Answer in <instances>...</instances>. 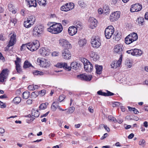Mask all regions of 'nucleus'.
Instances as JSON below:
<instances>
[{"label": "nucleus", "instance_id": "nucleus-62", "mask_svg": "<svg viewBox=\"0 0 148 148\" xmlns=\"http://www.w3.org/2000/svg\"><path fill=\"white\" fill-rule=\"evenodd\" d=\"M27 103L28 104H31L32 103V100L31 99H28L27 101Z\"/></svg>", "mask_w": 148, "mask_h": 148}, {"label": "nucleus", "instance_id": "nucleus-47", "mask_svg": "<svg viewBox=\"0 0 148 148\" xmlns=\"http://www.w3.org/2000/svg\"><path fill=\"white\" fill-rule=\"evenodd\" d=\"M126 64L129 68H130L132 66V63L130 60H127L126 62Z\"/></svg>", "mask_w": 148, "mask_h": 148}, {"label": "nucleus", "instance_id": "nucleus-48", "mask_svg": "<svg viewBox=\"0 0 148 148\" xmlns=\"http://www.w3.org/2000/svg\"><path fill=\"white\" fill-rule=\"evenodd\" d=\"M100 127H104L105 129L108 132L110 131V128L107 127V126L103 124H101L100 126Z\"/></svg>", "mask_w": 148, "mask_h": 148}, {"label": "nucleus", "instance_id": "nucleus-55", "mask_svg": "<svg viewBox=\"0 0 148 148\" xmlns=\"http://www.w3.org/2000/svg\"><path fill=\"white\" fill-rule=\"evenodd\" d=\"M107 93H106V96H112L113 95H114V94L110 92L109 91H108V90H107Z\"/></svg>", "mask_w": 148, "mask_h": 148}, {"label": "nucleus", "instance_id": "nucleus-38", "mask_svg": "<svg viewBox=\"0 0 148 148\" xmlns=\"http://www.w3.org/2000/svg\"><path fill=\"white\" fill-rule=\"evenodd\" d=\"M63 68L64 69L67 70L68 71L71 70L70 66H68L67 64L66 63H63Z\"/></svg>", "mask_w": 148, "mask_h": 148}, {"label": "nucleus", "instance_id": "nucleus-28", "mask_svg": "<svg viewBox=\"0 0 148 148\" xmlns=\"http://www.w3.org/2000/svg\"><path fill=\"white\" fill-rule=\"evenodd\" d=\"M30 67H33V66L28 60H26L25 61L23 64V68L24 69H26Z\"/></svg>", "mask_w": 148, "mask_h": 148}, {"label": "nucleus", "instance_id": "nucleus-17", "mask_svg": "<svg viewBox=\"0 0 148 148\" xmlns=\"http://www.w3.org/2000/svg\"><path fill=\"white\" fill-rule=\"evenodd\" d=\"M16 35L14 34L11 36L9 44L7 45L8 47L12 46L15 44L16 42Z\"/></svg>", "mask_w": 148, "mask_h": 148}, {"label": "nucleus", "instance_id": "nucleus-59", "mask_svg": "<svg viewBox=\"0 0 148 148\" xmlns=\"http://www.w3.org/2000/svg\"><path fill=\"white\" fill-rule=\"evenodd\" d=\"M134 136V134L133 133H132L128 136V138L129 139H132Z\"/></svg>", "mask_w": 148, "mask_h": 148}, {"label": "nucleus", "instance_id": "nucleus-60", "mask_svg": "<svg viewBox=\"0 0 148 148\" xmlns=\"http://www.w3.org/2000/svg\"><path fill=\"white\" fill-rule=\"evenodd\" d=\"M28 89L30 90H33V85H29L28 87Z\"/></svg>", "mask_w": 148, "mask_h": 148}, {"label": "nucleus", "instance_id": "nucleus-16", "mask_svg": "<svg viewBox=\"0 0 148 148\" xmlns=\"http://www.w3.org/2000/svg\"><path fill=\"white\" fill-rule=\"evenodd\" d=\"M122 57L121 56H120L119 59L118 61H114L112 62L111 66L113 68L116 69L117 67H119L121 64L122 60Z\"/></svg>", "mask_w": 148, "mask_h": 148}, {"label": "nucleus", "instance_id": "nucleus-36", "mask_svg": "<svg viewBox=\"0 0 148 148\" xmlns=\"http://www.w3.org/2000/svg\"><path fill=\"white\" fill-rule=\"evenodd\" d=\"M16 69L17 72L19 73H22V71L20 64H17L16 65Z\"/></svg>", "mask_w": 148, "mask_h": 148}, {"label": "nucleus", "instance_id": "nucleus-46", "mask_svg": "<svg viewBox=\"0 0 148 148\" xmlns=\"http://www.w3.org/2000/svg\"><path fill=\"white\" fill-rule=\"evenodd\" d=\"M46 107L47 106L45 103H42L40 105L39 108L40 110H43L46 109Z\"/></svg>", "mask_w": 148, "mask_h": 148}, {"label": "nucleus", "instance_id": "nucleus-39", "mask_svg": "<svg viewBox=\"0 0 148 148\" xmlns=\"http://www.w3.org/2000/svg\"><path fill=\"white\" fill-rule=\"evenodd\" d=\"M138 144L141 146L144 147L145 145V141L144 139H142L139 142Z\"/></svg>", "mask_w": 148, "mask_h": 148}, {"label": "nucleus", "instance_id": "nucleus-42", "mask_svg": "<svg viewBox=\"0 0 148 148\" xmlns=\"http://www.w3.org/2000/svg\"><path fill=\"white\" fill-rule=\"evenodd\" d=\"M112 106L113 107H117L119 106H121L122 105L121 103L118 102H116L114 103H112Z\"/></svg>", "mask_w": 148, "mask_h": 148}, {"label": "nucleus", "instance_id": "nucleus-61", "mask_svg": "<svg viewBox=\"0 0 148 148\" xmlns=\"http://www.w3.org/2000/svg\"><path fill=\"white\" fill-rule=\"evenodd\" d=\"M64 99V97L62 96H60L59 98V101L60 102L62 101Z\"/></svg>", "mask_w": 148, "mask_h": 148}, {"label": "nucleus", "instance_id": "nucleus-13", "mask_svg": "<svg viewBox=\"0 0 148 148\" xmlns=\"http://www.w3.org/2000/svg\"><path fill=\"white\" fill-rule=\"evenodd\" d=\"M123 46L122 44H119L115 46L114 48V52L120 55L121 56H122V53L123 52Z\"/></svg>", "mask_w": 148, "mask_h": 148}, {"label": "nucleus", "instance_id": "nucleus-3", "mask_svg": "<svg viewBox=\"0 0 148 148\" xmlns=\"http://www.w3.org/2000/svg\"><path fill=\"white\" fill-rule=\"evenodd\" d=\"M82 62L84 64V69L87 72H90L92 70L93 66L92 64L87 59L83 58L81 59Z\"/></svg>", "mask_w": 148, "mask_h": 148}, {"label": "nucleus", "instance_id": "nucleus-64", "mask_svg": "<svg viewBox=\"0 0 148 148\" xmlns=\"http://www.w3.org/2000/svg\"><path fill=\"white\" fill-rule=\"evenodd\" d=\"M108 136V134L107 133H105L104 134L103 136L101 138V140H103L105 139L107 136Z\"/></svg>", "mask_w": 148, "mask_h": 148}, {"label": "nucleus", "instance_id": "nucleus-27", "mask_svg": "<svg viewBox=\"0 0 148 148\" xmlns=\"http://www.w3.org/2000/svg\"><path fill=\"white\" fill-rule=\"evenodd\" d=\"M142 8V5L141 4L138 3H136L132 5L131 6V8H130V9H132V8H134V9H141Z\"/></svg>", "mask_w": 148, "mask_h": 148}, {"label": "nucleus", "instance_id": "nucleus-21", "mask_svg": "<svg viewBox=\"0 0 148 148\" xmlns=\"http://www.w3.org/2000/svg\"><path fill=\"white\" fill-rule=\"evenodd\" d=\"M74 6V4L73 3H69L66 4L65 5H62L60 9H64L68 8L69 9H73Z\"/></svg>", "mask_w": 148, "mask_h": 148}, {"label": "nucleus", "instance_id": "nucleus-23", "mask_svg": "<svg viewBox=\"0 0 148 148\" xmlns=\"http://www.w3.org/2000/svg\"><path fill=\"white\" fill-rule=\"evenodd\" d=\"M79 64L76 62H73L71 64V69L72 68L76 70L79 68Z\"/></svg>", "mask_w": 148, "mask_h": 148}, {"label": "nucleus", "instance_id": "nucleus-41", "mask_svg": "<svg viewBox=\"0 0 148 148\" xmlns=\"http://www.w3.org/2000/svg\"><path fill=\"white\" fill-rule=\"evenodd\" d=\"M76 28L77 29H82V23L81 22H77L76 23Z\"/></svg>", "mask_w": 148, "mask_h": 148}, {"label": "nucleus", "instance_id": "nucleus-12", "mask_svg": "<svg viewBox=\"0 0 148 148\" xmlns=\"http://www.w3.org/2000/svg\"><path fill=\"white\" fill-rule=\"evenodd\" d=\"M89 20L90 21L89 28L91 29H94L97 26L98 23L97 20L93 17H90Z\"/></svg>", "mask_w": 148, "mask_h": 148}, {"label": "nucleus", "instance_id": "nucleus-4", "mask_svg": "<svg viewBox=\"0 0 148 148\" xmlns=\"http://www.w3.org/2000/svg\"><path fill=\"white\" fill-rule=\"evenodd\" d=\"M44 27L42 25H37L34 28L33 34L34 36L38 37L42 34L44 31Z\"/></svg>", "mask_w": 148, "mask_h": 148}, {"label": "nucleus", "instance_id": "nucleus-63", "mask_svg": "<svg viewBox=\"0 0 148 148\" xmlns=\"http://www.w3.org/2000/svg\"><path fill=\"white\" fill-rule=\"evenodd\" d=\"M88 111L91 113H93V109L92 107L90 106L88 108Z\"/></svg>", "mask_w": 148, "mask_h": 148}, {"label": "nucleus", "instance_id": "nucleus-26", "mask_svg": "<svg viewBox=\"0 0 148 148\" xmlns=\"http://www.w3.org/2000/svg\"><path fill=\"white\" fill-rule=\"evenodd\" d=\"M144 18L143 17H139L138 18L136 21V23L139 25H142L143 24Z\"/></svg>", "mask_w": 148, "mask_h": 148}, {"label": "nucleus", "instance_id": "nucleus-18", "mask_svg": "<svg viewBox=\"0 0 148 148\" xmlns=\"http://www.w3.org/2000/svg\"><path fill=\"white\" fill-rule=\"evenodd\" d=\"M68 32L70 36H73L77 32V29L75 26H72L69 27Z\"/></svg>", "mask_w": 148, "mask_h": 148}, {"label": "nucleus", "instance_id": "nucleus-8", "mask_svg": "<svg viewBox=\"0 0 148 148\" xmlns=\"http://www.w3.org/2000/svg\"><path fill=\"white\" fill-rule=\"evenodd\" d=\"M114 32V29L112 26H110L106 28L105 30V34L107 39L110 38Z\"/></svg>", "mask_w": 148, "mask_h": 148}, {"label": "nucleus", "instance_id": "nucleus-53", "mask_svg": "<svg viewBox=\"0 0 148 148\" xmlns=\"http://www.w3.org/2000/svg\"><path fill=\"white\" fill-rule=\"evenodd\" d=\"M63 63L60 62L57 63L56 65V66L57 67L61 68L63 67Z\"/></svg>", "mask_w": 148, "mask_h": 148}, {"label": "nucleus", "instance_id": "nucleus-22", "mask_svg": "<svg viewBox=\"0 0 148 148\" xmlns=\"http://www.w3.org/2000/svg\"><path fill=\"white\" fill-rule=\"evenodd\" d=\"M25 1L28 3L29 7H36L37 3L36 0H25Z\"/></svg>", "mask_w": 148, "mask_h": 148}, {"label": "nucleus", "instance_id": "nucleus-30", "mask_svg": "<svg viewBox=\"0 0 148 148\" xmlns=\"http://www.w3.org/2000/svg\"><path fill=\"white\" fill-rule=\"evenodd\" d=\"M58 103L57 102H53L51 106V108L52 110L53 111H55L58 107Z\"/></svg>", "mask_w": 148, "mask_h": 148}, {"label": "nucleus", "instance_id": "nucleus-33", "mask_svg": "<svg viewBox=\"0 0 148 148\" xmlns=\"http://www.w3.org/2000/svg\"><path fill=\"white\" fill-rule=\"evenodd\" d=\"M133 42L132 39H131L128 35L125 38V42L127 44H130Z\"/></svg>", "mask_w": 148, "mask_h": 148}, {"label": "nucleus", "instance_id": "nucleus-49", "mask_svg": "<svg viewBox=\"0 0 148 148\" xmlns=\"http://www.w3.org/2000/svg\"><path fill=\"white\" fill-rule=\"evenodd\" d=\"M21 62V60L20 58L17 57L16 58V60L15 61V63L16 65L20 64Z\"/></svg>", "mask_w": 148, "mask_h": 148}, {"label": "nucleus", "instance_id": "nucleus-35", "mask_svg": "<svg viewBox=\"0 0 148 148\" xmlns=\"http://www.w3.org/2000/svg\"><path fill=\"white\" fill-rule=\"evenodd\" d=\"M21 101V99L20 97H15L13 100V101L15 104H18Z\"/></svg>", "mask_w": 148, "mask_h": 148}, {"label": "nucleus", "instance_id": "nucleus-45", "mask_svg": "<svg viewBox=\"0 0 148 148\" xmlns=\"http://www.w3.org/2000/svg\"><path fill=\"white\" fill-rule=\"evenodd\" d=\"M38 92L35 91L32 92L31 94V96L34 98H36L39 95Z\"/></svg>", "mask_w": 148, "mask_h": 148}, {"label": "nucleus", "instance_id": "nucleus-15", "mask_svg": "<svg viewBox=\"0 0 148 148\" xmlns=\"http://www.w3.org/2000/svg\"><path fill=\"white\" fill-rule=\"evenodd\" d=\"M7 70L4 69L2 70L0 74V82H3L4 79L6 78L8 75Z\"/></svg>", "mask_w": 148, "mask_h": 148}, {"label": "nucleus", "instance_id": "nucleus-32", "mask_svg": "<svg viewBox=\"0 0 148 148\" xmlns=\"http://www.w3.org/2000/svg\"><path fill=\"white\" fill-rule=\"evenodd\" d=\"M30 95V92L27 91H26L23 93L22 97L23 99H27L29 97Z\"/></svg>", "mask_w": 148, "mask_h": 148}, {"label": "nucleus", "instance_id": "nucleus-1", "mask_svg": "<svg viewBox=\"0 0 148 148\" xmlns=\"http://www.w3.org/2000/svg\"><path fill=\"white\" fill-rule=\"evenodd\" d=\"M52 25L47 29V31L52 34H57L61 32L63 29L60 23H51Z\"/></svg>", "mask_w": 148, "mask_h": 148}, {"label": "nucleus", "instance_id": "nucleus-20", "mask_svg": "<svg viewBox=\"0 0 148 148\" xmlns=\"http://www.w3.org/2000/svg\"><path fill=\"white\" fill-rule=\"evenodd\" d=\"M50 53V51L48 49H46L45 48L40 49L39 51V53L43 56L48 55Z\"/></svg>", "mask_w": 148, "mask_h": 148}, {"label": "nucleus", "instance_id": "nucleus-37", "mask_svg": "<svg viewBox=\"0 0 148 148\" xmlns=\"http://www.w3.org/2000/svg\"><path fill=\"white\" fill-rule=\"evenodd\" d=\"M75 110V108L74 107H70L68 109H67V111H66V114H69L72 113L74 112Z\"/></svg>", "mask_w": 148, "mask_h": 148}, {"label": "nucleus", "instance_id": "nucleus-56", "mask_svg": "<svg viewBox=\"0 0 148 148\" xmlns=\"http://www.w3.org/2000/svg\"><path fill=\"white\" fill-rule=\"evenodd\" d=\"M68 21L67 20H63L62 21V24L63 25L66 26L68 23Z\"/></svg>", "mask_w": 148, "mask_h": 148}, {"label": "nucleus", "instance_id": "nucleus-29", "mask_svg": "<svg viewBox=\"0 0 148 148\" xmlns=\"http://www.w3.org/2000/svg\"><path fill=\"white\" fill-rule=\"evenodd\" d=\"M95 69L96 72L97 74L101 73L102 69V66L96 64L95 65Z\"/></svg>", "mask_w": 148, "mask_h": 148}, {"label": "nucleus", "instance_id": "nucleus-44", "mask_svg": "<svg viewBox=\"0 0 148 148\" xmlns=\"http://www.w3.org/2000/svg\"><path fill=\"white\" fill-rule=\"evenodd\" d=\"M78 3L79 6L81 7H83L84 8L86 6V4L82 1H79Z\"/></svg>", "mask_w": 148, "mask_h": 148}, {"label": "nucleus", "instance_id": "nucleus-11", "mask_svg": "<svg viewBox=\"0 0 148 148\" xmlns=\"http://www.w3.org/2000/svg\"><path fill=\"white\" fill-rule=\"evenodd\" d=\"M120 12L119 11L112 13L110 16V20L111 22L116 21L120 17Z\"/></svg>", "mask_w": 148, "mask_h": 148}, {"label": "nucleus", "instance_id": "nucleus-31", "mask_svg": "<svg viewBox=\"0 0 148 148\" xmlns=\"http://www.w3.org/2000/svg\"><path fill=\"white\" fill-rule=\"evenodd\" d=\"M32 114L35 117H38L39 116V113L38 110L33 109L32 111Z\"/></svg>", "mask_w": 148, "mask_h": 148}, {"label": "nucleus", "instance_id": "nucleus-57", "mask_svg": "<svg viewBox=\"0 0 148 148\" xmlns=\"http://www.w3.org/2000/svg\"><path fill=\"white\" fill-rule=\"evenodd\" d=\"M5 37L3 36L2 34L0 35V40L4 41L5 40Z\"/></svg>", "mask_w": 148, "mask_h": 148}, {"label": "nucleus", "instance_id": "nucleus-54", "mask_svg": "<svg viewBox=\"0 0 148 148\" xmlns=\"http://www.w3.org/2000/svg\"><path fill=\"white\" fill-rule=\"evenodd\" d=\"M6 105L3 102L0 101V107L2 108H4L6 107Z\"/></svg>", "mask_w": 148, "mask_h": 148}, {"label": "nucleus", "instance_id": "nucleus-25", "mask_svg": "<svg viewBox=\"0 0 148 148\" xmlns=\"http://www.w3.org/2000/svg\"><path fill=\"white\" fill-rule=\"evenodd\" d=\"M128 36L130 38H131V39H132V40L134 42L136 41L138 38L137 34L135 32L131 33Z\"/></svg>", "mask_w": 148, "mask_h": 148}, {"label": "nucleus", "instance_id": "nucleus-52", "mask_svg": "<svg viewBox=\"0 0 148 148\" xmlns=\"http://www.w3.org/2000/svg\"><path fill=\"white\" fill-rule=\"evenodd\" d=\"M95 53L93 51H90L89 52V55L91 57L93 58L95 55Z\"/></svg>", "mask_w": 148, "mask_h": 148}, {"label": "nucleus", "instance_id": "nucleus-51", "mask_svg": "<svg viewBox=\"0 0 148 148\" xmlns=\"http://www.w3.org/2000/svg\"><path fill=\"white\" fill-rule=\"evenodd\" d=\"M10 21L11 22L14 24V25L16 23L17 20L15 18H11L10 20Z\"/></svg>", "mask_w": 148, "mask_h": 148}, {"label": "nucleus", "instance_id": "nucleus-14", "mask_svg": "<svg viewBox=\"0 0 148 148\" xmlns=\"http://www.w3.org/2000/svg\"><path fill=\"white\" fill-rule=\"evenodd\" d=\"M77 77L80 79L81 80L85 81H90L92 78L91 75H86L83 74L77 75Z\"/></svg>", "mask_w": 148, "mask_h": 148}, {"label": "nucleus", "instance_id": "nucleus-24", "mask_svg": "<svg viewBox=\"0 0 148 148\" xmlns=\"http://www.w3.org/2000/svg\"><path fill=\"white\" fill-rule=\"evenodd\" d=\"M33 73L34 75H42L44 74L45 73L47 74H48L49 73L48 71H45L44 72L39 71L37 70H36L34 71L33 72Z\"/></svg>", "mask_w": 148, "mask_h": 148}, {"label": "nucleus", "instance_id": "nucleus-50", "mask_svg": "<svg viewBox=\"0 0 148 148\" xmlns=\"http://www.w3.org/2000/svg\"><path fill=\"white\" fill-rule=\"evenodd\" d=\"M45 92L46 90L44 89L42 90L41 91L38 92L39 93V94H40L41 96H43L45 95Z\"/></svg>", "mask_w": 148, "mask_h": 148}, {"label": "nucleus", "instance_id": "nucleus-5", "mask_svg": "<svg viewBox=\"0 0 148 148\" xmlns=\"http://www.w3.org/2000/svg\"><path fill=\"white\" fill-rule=\"evenodd\" d=\"M91 42L92 45L94 48H98L101 45L100 38L98 36H92Z\"/></svg>", "mask_w": 148, "mask_h": 148}, {"label": "nucleus", "instance_id": "nucleus-6", "mask_svg": "<svg viewBox=\"0 0 148 148\" xmlns=\"http://www.w3.org/2000/svg\"><path fill=\"white\" fill-rule=\"evenodd\" d=\"M35 20V17L33 16H31L27 18V21H24V26L26 28H29L34 25Z\"/></svg>", "mask_w": 148, "mask_h": 148}, {"label": "nucleus", "instance_id": "nucleus-7", "mask_svg": "<svg viewBox=\"0 0 148 148\" xmlns=\"http://www.w3.org/2000/svg\"><path fill=\"white\" fill-rule=\"evenodd\" d=\"M59 43L65 50L71 49L72 46L70 43L66 40L64 39H60L59 40Z\"/></svg>", "mask_w": 148, "mask_h": 148}, {"label": "nucleus", "instance_id": "nucleus-34", "mask_svg": "<svg viewBox=\"0 0 148 148\" xmlns=\"http://www.w3.org/2000/svg\"><path fill=\"white\" fill-rule=\"evenodd\" d=\"M86 40L85 39L80 40L78 41V44L80 47L86 45Z\"/></svg>", "mask_w": 148, "mask_h": 148}, {"label": "nucleus", "instance_id": "nucleus-40", "mask_svg": "<svg viewBox=\"0 0 148 148\" xmlns=\"http://www.w3.org/2000/svg\"><path fill=\"white\" fill-rule=\"evenodd\" d=\"M38 2L40 5H43L46 4V0H38Z\"/></svg>", "mask_w": 148, "mask_h": 148}, {"label": "nucleus", "instance_id": "nucleus-43", "mask_svg": "<svg viewBox=\"0 0 148 148\" xmlns=\"http://www.w3.org/2000/svg\"><path fill=\"white\" fill-rule=\"evenodd\" d=\"M97 94L100 95L106 96V93L103 92L101 90H100L97 92Z\"/></svg>", "mask_w": 148, "mask_h": 148}, {"label": "nucleus", "instance_id": "nucleus-58", "mask_svg": "<svg viewBox=\"0 0 148 148\" xmlns=\"http://www.w3.org/2000/svg\"><path fill=\"white\" fill-rule=\"evenodd\" d=\"M8 7L9 9H13L14 8V6L12 5V4H9L8 5Z\"/></svg>", "mask_w": 148, "mask_h": 148}, {"label": "nucleus", "instance_id": "nucleus-9", "mask_svg": "<svg viewBox=\"0 0 148 148\" xmlns=\"http://www.w3.org/2000/svg\"><path fill=\"white\" fill-rule=\"evenodd\" d=\"M37 62L40 66L43 67H47L50 65V62L49 61L44 58H38Z\"/></svg>", "mask_w": 148, "mask_h": 148}, {"label": "nucleus", "instance_id": "nucleus-2", "mask_svg": "<svg viewBox=\"0 0 148 148\" xmlns=\"http://www.w3.org/2000/svg\"><path fill=\"white\" fill-rule=\"evenodd\" d=\"M40 45L39 42L38 40H35L32 43L29 42L25 44H23L21 46L20 49L22 50L23 49V47H27V48L31 51H34L37 50Z\"/></svg>", "mask_w": 148, "mask_h": 148}, {"label": "nucleus", "instance_id": "nucleus-19", "mask_svg": "<svg viewBox=\"0 0 148 148\" xmlns=\"http://www.w3.org/2000/svg\"><path fill=\"white\" fill-rule=\"evenodd\" d=\"M62 56L63 58L66 59H70L71 54L68 50H64L62 51Z\"/></svg>", "mask_w": 148, "mask_h": 148}, {"label": "nucleus", "instance_id": "nucleus-10", "mask_svg": "<svg viewBox=\"0 0 148 148\" xmlns=\"http://www.w3.org/2000/svg\"><path fill=\"white\" fill-rule=\"evenodd\" d=\"M126 52L128 54H131L132 55L136 56H140L143 53L141 50L137 49H132L127 51Z\"/></svg>", "mask_w": 148, "mask_h": 148}]
</instances>
